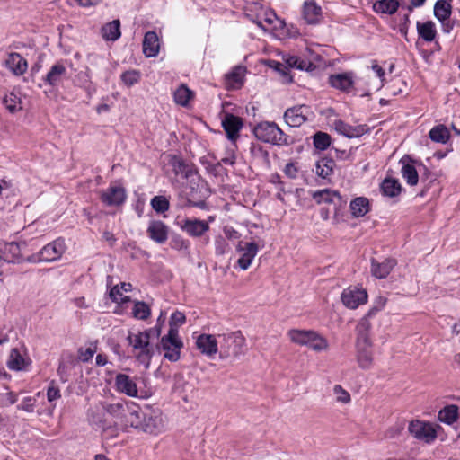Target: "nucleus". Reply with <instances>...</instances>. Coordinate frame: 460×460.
I'll return each mask as SVG.
<instances>
[{
	"instance_id": "nucleus-33",
	"label": "nucleus",
	"mask_w": 460,
	"mask_h": 460,
	"mask_svg": "<svg viewBox=\"0 0 460 460\" xmlns=\"http://www.w3.org/2000/svg\"><path fill=\"white\" fill-rule=\"evenodd\" d=\"M246 74L244 66H235L229 74L226 75V84L229 88H239L243 83Z\"/></svg>"
},
{
	"instance_id": "nucleus-64",
	"label": "nucleus",
	"mask_w": 460,
	"mask_h": 460,
	"mask_svg": "<svg viewBox=\"0 0 460 460\" xmlns=\"http://www.w3.org/2000/svg\"><path fill=\"white\" fill-rule=\"evenodd\" d=\"M76 3L82 7H90L97 5L102 0H75Z\"/></svg>"
},
{
	"instance_id": "nucleus-35",
	"label": "nucleus",
	"mask_w": 460,
	"mask_h": 460,
	"mask_svg": "<svg viewBox=\"0 0 460 460\" xmlns=\"http://www.w3.org/2000/svg\"><path fill=\"white\" fill-rule=\"evenodd\" d=\"M313 199L317 203H336L341 201V196L335 190H331L328 189L314 191L312 194Z\"/></svg>"
},
{
	"instance_id": "nucleus-10",
	"label": "nucleus",
	"mask_w": 460,
	"mask_h": 460,
	"mask_svg": "<svg viewBox=\"0 0 460 460\" xmlns=\"http://www.w3.org/2000/svg\"><path fill=\"white\" fill-rule=\"evenodd\" d=\"M356 360L362 369H369L374 364L372 342L370 339L360 337L356 339Z\"/></svg>"
},
{
	"instance_id": "nucleus-59",
	"label": "nucleus",
	"mask_w": 460,
	"mask_h": 460,
	"mask_svg": "<svg viewBox=\"0 0 460 460\" xmlns=\"http://www.w3.org/2000/svg\"><path fill=\"white\" fill-rule=\"evenodd\" d=\"M35 401L33 397H25L17 408L27 412H32L34 411Z\"/></svg>"
},
{
	"instance_id": "nucleus-36",
	"label": "nucleus",
	"mask_w": 460,
	"mask_h": 460,
	"mask_svg": "<svg viewBox=\"0 0 460 460\" xmlns=\"http://www.w3.org/2000/svg\"><path fill=\"white\" fill-rule=\"evenodd\" d=\"M102 38L106 40H116L120 37V22L113 20L102 28Z\"/></svg>"
},
{
	"instance_id": "nucleus-1",
	"label": "nucleus",
	"mask_w": 460,
	"mask_h": 460,
	"mask_svg": "<svg viewBox=\"0 0 460 460\" xmlns=\"http://www.w3.org/2000/svg\"><path fill=\"white\" fill-rule=\"evenodd\" d=\"M219 358H238L245 353L246 339L241 331L218 334Z\"/></svg>"
},
{
	"instance_id": "nucleus-28",
	"label": "nucleus",
	"mask_w": 460,
	"mask_h": 460,
	"mask_svg": "<svg viewBox=\"0 0 460 460\" xmlns=\"http://www.w3.org/2000/svg\"><path fill=\"white\" fill-rule=\"evenodd\" d=\"M160 41L155 31H147L143 40V52L146 58H155L159 53Z\"/></svg>"
},
{
	"instance_id": "nucleus-6",
	"label": "nucleus",
	"mask_w": 460,
	"mask_h": 460,
	"mask_svg": "<svg viewBox=\"0 0 460 460\" xmlns=\"http://www.w3.org/2000/svg\"><path fill=\"white\" fill-rule=\"evenodd\" d=\"M183 342L179 337L178 330H169L168 333L160 340V349L164 358L171 362H176L181 358Z\"/></svg>"
},
{
	"instance_id": "nucleus-51",
	"label": "nucleus",
	"mask_w": 460,
	"mask_h": 460,
	"mask_svg": "<svg viewBox=\"0 0 460 460\" xmlns=\"http://www.w3.org/2000/svg\"><path fill=\"white\" fill-rule=\"evenodd\" d=\"M331 144V137L327 133L317 132L314 136V145L316 149L325 150Z\"/></svg>"
},
{
	"instance_id": "nucleus-29",
	"label": "nucleus",
	"mask_w": 460,
	"mask_h": 460,
	"mask_svg": "<svg viewBox=\"0 0 460 460\" xmlns=\"http://www.w3.org/2000/svg\"><path fill=\"white\" fill-rule=\"evenodd\" d=\"M395 265L396 261L394 259H386L382 262L372 260L371 272L377 279H385L389 275Z\"/></svg>"
},
{
	"instance_id": "nucleus-58",
	"label": "nucleus",
	"mask_w": 460,
	"mask_h": 460,
	"mask_svg": "<svg viewBox=\"0 0 460 460\" xmlns=\"http://www.w3.org/2000/svg\"><path fill=\"white\" fill-rule=\"evenodd\" d=\"M96 349L95 347L93 346H90L86 349H80L78 358L83 362H88L90 359L93 358Z\"/></svg>"
},
{
	"instance_id": "nucleus-26",
	"label": "nucleus",
	"mask_w": 460,
	"mask_h": 460,
	"mask_svg": "<svg viewBox=\"0 0 460 460\" xmlns=\"http://www.w3.org/2000/svg\"><path fill=\"white\" fill-rule=\"evenodd\" d=\"M148 236L157 243H164L168 238L167 226L159 220H153L147 227Z\"/></svg>"
},
{
	"instance_id": "nucleus-18",
	"label": "nucleus",
	"mask_w": 460,
	"mask_h": 460,
	"mask_svg": "<svg viewBox=\"0 0 460 460\" xmlns=\"http://www.w3.org/2000/svg\"><path fill=\"white\" fill-rule=\"evenodd\" d=\"M180 228L191 237H200L209 230L208 222L198 218H185Z\"/></svg>"
},
{
	"instance_id": "nucleus-14",
	"label": "nucleus",
	"mask_w": 460,
	"mask_h": 460,
	"mask_svg": "<svg viewBox=\"0 0 460 460\" xmlns=\"http://www.w3.org/2000/svg\"><path fill=\"white\" fill-rule=\"evenodd\" d=\"M145 411L134 402H128V407L122 419V425L125 429L132 428L140 430L144 420Z\"/></svg>"
},
{
	"instance_id": "nucleus-3",
	"label": "nucleus",
	"mask_w": 460,
	"mask_h": 460,
	"mask_svg": "<svg viewBox=\"0 0 460 460\" xmlns=\"http://www.w3.org/2000/svg\"><path fill=\"white\" fill-rule=\"evenodd\" d=\"M128 340L133 349V353L137 360L144 365L146 368H148L155 350L147 334L143 332L130 333Z\"/></svg>"
},
{
	"instance_id": "nucleus-63",
	"label": "nucleus",
	"mask_w": 460,
	"mask_h": 460,
	"mask_svg": "<svg viewBox=\"0 0 460 460\" xmlns=\"http://www.w3.org/2000/svg\"><path fill=\"white\" fill-rule=\"evenodd\" d=\"M225 235L229 239H237L239 238V233L234 230L233 227H225L224 228Z\"/></svg>"
},
{
	"instance_id": "nucleus-12",
	"label": "nucleus",
	"mask_w": 460,
	"mask_h": 460,
	"mask_svg": "<svg viewBox=\"0 0 460 460\" xmlns=\"http://www.w3.org/2000/svg\"><path fill=\"white\" fill-rule=\"evenodd\" d=\"M195 344L201 354L208 358H214L219 351L218 334H199L196 337Z\"/></svg>"
},
{
	"instance_id": "nucleus-32",
	"label": "nucleus",
	"mask_w": 460,
	"mask_h": 460,
	"mask_svg": "<svg viewBox=\"0 0 460 460\" xmlns=\"http://www.w3.org/2000/svg\"><path fill=\"white\" fill-rule=\"evenodd\" d=\"M129 291H131V284L123 282L110 290V297L115 303L124 304L129 301L128 296L126 295Z\"/></svg>"
},
{
	"instance_id": "nucleus-45",
	"label": "nucleus",
	"mask_w": 460,
	"mask_h": 460,
	"mask_svg": "<svg viewBox=\"0 0 460 460\" xmlns=\"http://www.w3.org/2000/svg\"><path fill=\"white\" fill-rule=\"evenodd\" d=\"M7 367L11 370L19 371L24 368V359L17 349H12L7 360Z\"/></svg>"
},
{
	"instance_id": "nucleus-39",
	"label": "nucleus",
	"mask_w": 460,
	"mask_h": 460,
	"mask_svg": "<svg viewBox=\"0 0 460 460\" xmlns=\"http://www.w3.org/2000/svg\"><path fill=\"white\" fill-rule=\"evenodd\" d=\"M381 190L385 196L395 197L401 192V184L395 179L386 178L381 184Z\"/></svg>"
},
{
	"instance_id": "nucleus-56",
	"label": "nucleus",
	"mask_w": 460,
	"mask_h": 460,
	"mask_svg": "<svg viewBox=\"0 0 460 460\" xmlns=\"http://www.w3.org/2000/svg\"><path fill=\"white\" fill-rule=\"evenodd\" d=\"M185 323V315L181 312H174L171 315L170 319V329H175L178 330V327L182 325Z\"/></svg>"
},
{
	"instance_id": "nucleus-43",
	"label": "nucleus",
	"mask_w": 460,
	"mask_h": 460,
	"mask_svg": "<svg viewBox=\"0 0 460 460\" xmlns=\"http://www.w3.org/2000/svg\"><path fill=\"white\" fill-rule=\"evenodd\" d=\"M66 68L61 64H57L51 67L49 72L46 75V81L51 84L55 85L58 84L63 76L65 75Z\"/></svg>"
},
{
	"instance_id": "nucleus-61",
	"label": "nucleus",
	"mask_w": 460,
	"mask_h": 460,
	"mask_svg": "<svg viewBox=\"0 0 460 460\" xmlns=\"http://www.w3.org/2000/svg\"><path fill=\"white\" fill-rule=\"evenodd\" d=\"M276 35L279 38H284V37L295 38L299 35V31L296 28H295L293 26L288 27V25L286 24V29L283 31H278Z\"/></svg>"
},
{
	"instance_id": "nucleus-49",
	"label": "nucleus",
	"mask_w": 460,
	"mask_h": 460,
	"mask_svg": "<svg viewBox=\"0 0 460 460\" xmlns=\"http://www.w3.org/2000/svg\"><path fill=\"white\" fill-rule=\"evenodd\" d=\"M372 315H368V313L360 319V321L358 322L357 327H356V331H357V339H359L360 337H365L366 339H369L368 337V331L370 330L371 328V323H370V321H369V318L371 317Z\"/></svg>"
},
{
	"instance_id": "nucleus-16",
	"label": "nucleus",
	"mask_w": 460,
	"mask_h": 460,
	"mask_svg": "<svg viewBox=\"0 0 460 460\" xmlns=\"http://www.w3.org/2000/svg\"><path fill=\"white\" fill-rule=\"evenodd\" d=\"M236 251L241 253L237 264L243 270H246L252 264L253 259L258 253L259 245L254 242H240Z\"/></svg>"
},
{
	"instance_id": "nucleus-2",
	"label": "nucleus",
	"mask_w": 460,
	"mask_h": 460,
	"mask_svg": "<svg viewBox=\"0 0 460 460\" xmlns=\"http://www.w3.org/2000/svg\"><path fill=\"white\" fill-rule=\"evenodd\" d=\"M288 337L291 342L305 346L315 352L329 349L328 341L313 330L291 329L288 332Z\"/></svg>"
},
{
	"instance_id": "nucleus-46",
	"label": "nucleus",
	"mask_w": 460,
	"mask_h": 460,
	"mask_svg": "<svg viewBox=\"0 0 460 460\" xmlns=\"http://www.w3.org/2000/svg\"><path fill=\"white\" fill-rule=\"evenodd\" d=\"M435 16L439 21H445L449 18L451 14V5L446 1H438L434 7Z\"/></svg>"
},
{
	"instance_id": "nucleus-38",
	"label": "nucleus",
	"mask_w": 460,
	"mask_h": 460,
	"mask_svg": "<svg viewBox=\"0 0 460 460\" xmlns=\"http://www.w3.org/2000/svg\"><path fill=\"white\" fill-rule=\"evenodd\" d=\"M399 7L396 0H380L374 4V11L378 13L393 14Z\"/></svg>"
},
{
	"instance_id": "nucleus-22",
	"label": "nucleus",
	"mask_w": 460,
	"mask_h": 460,
	"mask_svg": "<svg viewBox=\"0 0 460 460\" xmlns=\"http://www.w3.org/2000/svg\"><path fill=\"white\" fill-rule=\"evenodd\" d=\"M329 83L333 88L349 93L353 89L355 78L352 73H339L332 75Z\"/></svg>"
},
{
	"instance_id": "nucleus-44",
	"label": "nucleus",
	"mask_w": 460,
	"mask_h": 460,
	"mask_svg": "<svg viewBox=\"0 0 460 460\" xmlns=\"http://www.w3.org/2000/svg\"><path fill=\"white\" fill-rule=\"evenodd\" d=\"M457 407L456 405H449L440 410L438 412V420L447 424H452L457 418Z\"/></svg>"
},
{
	"instance_id": "nucleus-4",
	"label": "nucleus",
	"mask_w": 460,
	"mask_h": 460,
	"mask_svg": "<svg viewBox=\"0 0 460 460\" xmlns=\"http://www.w3.org/2000/svg\"><path fill=\"white\" fill-rule=\"evenodd\" d=\"M253 133L257 139L265 143L286 146L291 142L275 122H261L254 128Z\"/></svg>"
},
{
	"instance_id": "nucleus-20",
	"label": "nucleus",
	"mask_w": 460,
	"mask_h": 460,
	"mask_svg": "<svg viewBox=\"0 0 460 460\" xmlns=\"http://www.w3.org/2000/svg\"><path fill=\"white\" fill-rule=\"evenodd\" d=\"M243 125L242 119L233 114H226L222 119V127L226 133L227 138L232 142H235L239 137V132Z\"/></svg>"
},
{
	"instance_id": "nucleus-54",
	"label": "nucleus",
	"mask_w": 460,
	"mask_h": 460,
	"mask_svg": "<svg viewBox=\"0 0 460 460\" xmlns=\"http://www.w3.org/2000/svg\"><path fill=\"white\" fill-rule=\"evenodd\" d=\"M164 314L162 313L160 314V316L158 317V319H157L156 325L152 327V328H149V329L144 331L143 332L146 333L147 337L150 340H152V339H158L159 336L161 335L162 323H164Z\"/></svg>"
},
{
	"instance_id": "nucleus-52",
	"label": "nucleus",
	"mask_w": 460,
	"mask_h": 460,
	"mask_svg": "<svg viewBox=\"0 0 460 460\" xmlns=\"http://www.w3.org/2000/svg\"><path fill=\"white\" fill-rule=\"evenodd\" d=\"M151 206L156 212L163 213L169 209V201L165 197L155 196L151 199Z\"/></svg>"
},
{
	"instance_id": "nucleus-25",
	"label": "nucleus",
	"mask_w": 460,
	"mask_h": 460,
	"mask_svg": "<svg viewBox=\"0 0 460 460\" xmlns=\"http://www.w3.org/2000/svg\"><path fill=\"white\" fill-rule=\"evenodd\" d=\"M402 169L401 172L402 178L406 181V182L411 186L417 185L419 181V175L417 172V168L415 165V162L412 161L410 157L404 156L401 159Z\"/></svg>"
},
{
	"instance_id": "nucleus-37",
	"label": "nucleus",
	"mask_w": 460,
	"mask_h": 460,
	"mask_svg": "<svg viewBox=\"0 0 460 460\" xmlns=\"http://www.w3.org/2000/svg\"><path fill=\"white\" fill-rule=\"evenodd\" d=\"M99 405L110 415L113 417H121L126 412L128 402H118L114 403H108L106 402H100Z\"/></svg>"
},
{
	"instance_id": "nucleus-48",
	"label": "nucleus",
	"mask_w": 460,
	"mask_h": 460,
	"mask_svg": "<svg viewBox=\"0 0 460 460\" xmlns=\"http://www.w3.org/2000/svg\"><path fill=\"white\" fill-rule=\"evenodd\" d=\"M333 396L336 402L341 404H349L351 402L350 394L341 385H334L332 387Z\"/></svg>"
},
{
	"instance_id": "nucleus-31",
	"label": "nucleus",
	"mask_w": 460,
	"mask_h": 460,
	"mask_svg": "<svg viewBox=\"0 0 460 460\" xmlns=\"http://www.w3.org/2000/svg\"><path fill=\"white\" fill-rule=\"evenodd\" d=\"M3 103L5 106L6 110L11 113H16L22 111L23 108V102L21 93L14 91L7 93L4 97Z\"/></svg>"
},
{
	"instance_id": "nucleus-55",
	"label": "nucleus",
	"mask_w": 460,
	"mask_h": 460,
	"mask_svg": "<svg viewBox=\"0 0 460 460\" xmlns=\"http://www.w3.org/2000/svg\"><path fill=\"white\" fill-rule=\"evenodd\" d=\"M18 400L17 394L5 390L2 393H0V406L1 407H7L14 402H16Z\"/></svg>"
},
{
	"instance_id": "nucleus-41",
	"label": "nucleus",
	"mask_w": 460,
	"mask_h": 460,
	"mask_svg": "<svg viewBox=\"0 0 460 460\" xmlns=\"http://www.w3.org/2000/svg\"><path fill=\"white\" fill-rule=\"evenodd\" d=\"M334 162L332 159L323 158L316 163L315 165V173L322 177L323 179H326L329 177L333 172Z\"/></svg>"
},
{
	"instance_id": "nucleus-24",
	"label": "nucleus",
	"mask_w": 460,
	"mask_h": 460,
	"mask_svg": "<svg viewBox=\"0 0 460 460\" xmlns=\"http://www.w3.org/2000/svg\"><path fill=\"white\" fill-rule=\"evenodd\" d=\"M333 127L339 134L349 138L359 137L367 131L366 125L351 126L340 119L334 121Z\"/></svg>"
},
{
	"instance_id": "nucleus-40",
	"label": "nucleus",
	"mask_w": 460,
	"mask_h": 460,
	"mask_svg": "<svg viewBox=\"0 0 460 460\" xmlns=\"http://www.w3.org/2000/svg\"><path fill=\"white\" fill-rule=\"evenodd\" d=\"M4 66L15 75H22L28 68L26 59H4Z\"/></svg>"
},
{
	"instance_id": "nucleus-47",
	"label": "nucleus",
	"mask_w": 460,
	"mask_h": 460,
	"mask_svg": "<svg viewBox=\"0 0 460 460\" xmlns=\"http://www.w3.org/2000/svg\"><path fill=\"white\" fill-rule=\"evenodd\" d=\"M418 31L421 38L428 41L432 40L436 35L435 25L432 22L419 23Z\"/></svg>"
},
{
	"instance_id": "nucleus-30",
	"label": "nucleus",
	"mask_w": 460,
	"mask_h": 460,
	"mask_svg": "<svg viewBox=\"0 0 460 460\" xmlns=\"http://www.w3.org/2000/svg\"><path fill=\"white\" fill-rule=\"evenodd\" d=\"M303 16L307 23H317L321 18V7L314 1H305L303 6Z\"/></svg>"
},
{
	"instance_id": "nucleus-13",
	"label": "nucleus",
	"mask_w": 460,
	"mask_h": 460,
	"mask_svg": "<svg viewBox=\"0 0 460 460\" xmlns=\"http://www.w3.org/2000/svg\"><path fill=\"white\" fill-rule=\"evenodd\" d=\"M254 22L265 31H274L275 34L278 31L286 29V22L271 10H264L261 15L257 16Z\"/></svg>"
},
{
	"instance_id": "nucleus-62",
	"label": "nucleus",
	"mask_w": 460,
	"mask_h": 460,
	"mask_svg": "<svg viewBox=\"0 0 460 460\" xmlns=\"http://www.w3.org/2000/svg\"><path fill=\"white\" fill-rule=\"evenodd\" d=\"M404 429L402 423H396L386 431L385 436L389 438H394L397 437Z\"/></svg>"
},
{
	"instance_id": "nucleus-50",
	"label": "nucleus",
	"mask_w": 460,
	"mask_h": 460,
	"mask_svg": "<svg viewBox=\"0 0 460 460\" xmlns=\"http://www.w3.org/2000/svg\"><path fill=\"white\" fill-rule=\"evenodd\" d=\"M132 314L137 319L146 320L149 317L151 312L150 308L146 303L137 302L134 305Z\"/></svg>"
},
{
	"instance_id": "nucleus-42",
	"label": "nucleus",
	"mask_w": 460,
	"mask_h": 460,
	"mask_svg": "<svg viewBox=\"0 0 460 460\" xmlns=\"http://www.w3.org/2000/svg\"><path fill=\"white\" fill-rule=\"evenodd\" d=\"M429 137L432 141L445 144L450 137L448 129L444 125H438L429 131Z\"/></svg>"
},
{
	"instance_id": "nucleus-53",
	"label": "nucleus",
	"mask_w": 460,
	"mask_h": 460,
	"mask_svg": "<svg viewBox=\"0 0 460 460\" xmlns=\"http://www.w3.org/2000/svg\"><path fill=\"white\" fill-rule=\"evenodd\" d=\"M140 79V73L137 70H129L121 75V80L127 86H132Z\"/></svg>"
},
{
	"instance_id": "nucleus-27",
	"label": "nucleus",
	"mask_w": 460,
	"mask_h": 460,
	"mask_svg": "<svg viewBox=\"0 0 460 460\" xmlns=\"http://www.w3.org/2000/svg\"><path fill=\"white\" fill-rule=\"evenodd\" d=\"M172 97L177 105L187 108L194 99L195 93L190 90L187 84H181L172 91Z\"/></svg>"
},
{
	"instance_id": "nucleus-21",
	"label": "nucleus",
	"mask_w": 460,
	"mask_h": 460,
	"mask_svg": "<svg viewBox=\"0 0 460 460\" xmlns=\"http://www.w3.org/2000/svg\"><path fill=\"white\" fill-rule=\"evenodd\" d=\"M115 388L118 392L129 397H138L136 382L126 374H118L115 377Z\"/></svg>"
},
{
	"instance_id": "nucleus-23",
	"label": "nucleus",
	"mask_w": 460,
	"mask_h": 460,
	"mask_svg": "<svg viewBox=\"0 0 460 460\" xmlns=\"http://www.w3.org/2000/svg\"><path fill=\"white\" fill-rule=\"evenodd\" d=\"M21 258V247L16 242L0 240V259L7 262H16Z\"/></svg>"
},
{
	"instance_id": "nucleus-15",
	"label": "nucleus",
	"mask_w": 460,
	"mask_h": 460,
	"mask_svg": "<svg viewBox=\"0 0 460 460\" xmlns=\"http://www.w3.org/2000/svg\"><path fill=\"white\" fill-rule=\"evenodd\" d=\"M66 250L65 240L58 238L45 245L40 252V258L42 261L51 262L62 257Z\"/></svg>"
},
{
	"instance_id": "nucleus-17",
	"label": "nucleus",
	"mask_w": 460,
	"mask_h": 460,
	"mask_svg": "<svg viewBox=\"0 0 460 460\" xmlns=\"http://www.w3.org/2000/svg\"><path fill=\"white\" fill-rule=\"evenodd\" d=\"M127 198L126 190L119 185H112L102 190L100 199L106 206H120Z\"/></svg>"
},
{
	"instance_id": "nucleus-11",
	"label": "nucleus",
	"mask_w": 460,
	"mask_h": 460,
	"mask_svg": "<svg viewBox=\"0 0 460 460\" xmlns=\"http://www.w3.org/2000/svg\"><path fill=\"white\" fill-rule=\"evenodd\" d=\"M341 299L342 304L349 309H356L367 301V293L366 289L358 286H350L345 288Z\"/></svg>"
},
{
	"instance_id": "nucleus-57",
	"label": "nucleus",
	"mask_w": 460,
	"mask_h": 460,
	"mask_svg": "<svg viewBox=\"0 0 460 460\" xmlns=\"http://www.w3.org/2000/svg\"><path fill=\"white\" fill-rule=\"evenodd\" d=\"M61 397L60 390L52 381L47 390V398L49 402H53Z\"/></svg>"
},
{
	"instance_id": "nucleus-7",
	"label": "nucleus",
	"mask_w": 460,
	"mask_h": 460,
	"mask_svg": "<svg viewBox=\"0 0 460 460\" xmlns=\"http://www.w3.org/2000/svg\"><path fill=\"white\" fill-rule=\"evenodd\" d=\"M394 64L384 61L382 64H374L367 73L368 77L367 84L375 90H379L386 82L387 76L394 70Z\"/></svg>"
},
{
	"instance_id": "nucleus-19",
	"label": "nucleus",
	"mask_w": 460,
	"mask_h": 460,
	"mask_svg": "<svg viewBox=\"0 0 460 460\" xmlns=\"http://www.w3.org/2000/svg\"><path fill=\"white\" fill-rule=\"evenodd\" d=\"M309 108L305 105L295 106L288 109L284 113L286 123L290 127H300L306 119Z\"/></svg>"
},
{
	"instance_id": "nucleus-9",
	"label": "nucleus",
	"mask_w": 460,
	"mask_h": 460,
	"mask_svg": "<svg viewBox=\"0 0 460 460\" xmlns=\"http://www.w3.org/2000/svg\"><path fill=\"white\" fill-rule=\"evenodd\" d=\"M165 430V421L159 410L150 409L145 412L140 431L150 435H158Z\"/></svg>"
},
{
	"instance_id": "nucleus-34",
	"label": "nucleus",
	"mask_w": 460,
	"mask_h": 460,
	"mask_svg": "<svg viewBox=\"0 0 460 460\" xmlns=\"http://www.w3.org/2000/svg\"><path fill=\"white\" fill-rule=\"evenodd\" d=\"M349 208L354 217H364L369 211V200L365 197H358L351 200Z\"/></svg>"
},
{
	"instance_id": "nucleus-5",
	"label": "nucleus",
	"mask_w": 460,
	"mask_h": 460,
	"mask_svg": "<svg viewBox=\"0 0 460 460\" xmlns=\"http://www.w3.org/2000/svg\"><path fill=\"white\" fill-rule=\"evenodd\" d=\"M266 62L270 68L274 69L283 77L286 83L292 82V76L289 75V71L292 68L307 72H313L316 68L311 59H284L283 62H279L277 59H267Z\"/></svg>"
},
{
	"instance_id": "nucleus-60",
	"label": "nucleus",
	"mask_w": 460,
	"mask_h": 460,
	"mask_svg": "<svg viewBox=\"0 0 460 460\" xmlns=\"http://www.w3.org/2000/svg\"><path fill=\"white\" fill-rule=\"evenodd\" d=\"M387 299L378 296L375 299L373 307L368 311V315H374L377 311L382 310L386 305Z\"/></svg>"
},
{
	"instance_id": "nucleus-8",
	"label": "nucleus",
	"mask_w": 460,
	"mask_h": 460,
	"mask_svg": "<svg viewBox=\"0 0 460 460\" xmlns=\"http://www.w3.org/2000/svg\"><path fill=\"white\" fill-rule=\"evenodd\" d=\"M436 427L432 423L416 420L410 422L408 430L416 439L430 444L437 438Z\"/></svg>"
}]
</instances>
